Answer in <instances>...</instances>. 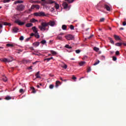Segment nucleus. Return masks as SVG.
Returning a JSON list of instances; mask_svg holds the SVG:
<instances>
[{"label":"nucleus","instance_id":"obj_64","mask_svg":"<svg viewBox=\"0 0 126 126\" xmlns=\"http://www.w3.org/2000/svg\"><path fill=\"white\" fill-rule=\"evenodd\" d=\"M61 80H62V81H63V78H60Z\"/></svg>","mask_w":126,"mask_h":126},{"label":"nucleus","instance_id":"obj_9","mask_svg":"<svg viewBox=\"0 0 126 126\" xmlns=\"http://www.w3.org/2000/svg\"><path fill=\"white\" fill-rule=\"evenodd\" d=\"M32 9L36 8V9H40V5H32L31 7Z\"/></svg>","mask_w":126,"mask_h":126},{"label":"nucleus","instance_id":"obj_52","mask_svg":"<svg viewBox=\"0 0 126 126\" xmlns=\"http://www.w3.org/2000/svg\"><path fill=\"white\" fill-rule=\"evenodd\" d=\"M23 91H24L23 89H21L20 90L19 92H20V93H22V92H23Z\"/></svg>","mask_w":126,"mask_h":126},{"label":"nucleus","instance_id":"obj_10","mask_svg":"<svg viewBox=\"0 0 126 126\" xmlns=\"http://www.w3.org/2000/svg\"><path fill=\"white\" fill-rule=\"evenodd\" d=\"M60 66L61 67H63V68H64V69H66L67 68V65L63 63Z\"/></svg>","mask_w":126,"mask_h":126},{"label":"nucleus","instance_id":"obj_27","mask_svg":"<svg viewBox=\"0 0 126 126\" xmlns=\"http://www.w3.org/2000/svg\"><path fill=\"white\" fill-rule=\"evenodd\" d=\"M66 28H67L66 25H63L62 26L63 30H66Z\"/></svg>","mask_w":126,"mask_h":126},{"label":"nucleus","instance_id":"obj_34","mask_svg":"<svg viewBox=\"0 0 126 126\" xmlns=\"http://www.w3.org/2000/svg\"><path fill=\"white\" fill-rule=\"evenodd\" d=\"M69 28L71 30H74V27L72 25H70Z\"/></svg>","mask_w":126,"mask_h":126},{"label":"nucleus","instance_id":"obj_31","mask_svg":"<svg viewBox=\"0 0 126 126\" xmlns=\"http://www.w3.org/2000/svg\"><path fill=\"white\" fill-rule=\"evenodd\" d=\"M65 48H66L67 49H71L72 47H71V46H69L68 44H66L65 46Z\"/></svg>","mask_w":126,"mask_h":126},{"label":"nucleus","instance_id":"obj_19","mask_svg":"<svg viewBox=\"0 0 126 126\" xmlns=\"http://www.w3.org/2000/svg\"><path fill=\"white\" fill-rule=\"evenodd\" d=\"M24 1L23 0H18L14 2V4H16L17 3H23Z\"/></svg>","mask_w":126,"mask_h":126},{"label":"nucleus","instance_id":"obj_28","mask_svg":"<svg viewBox=\"0 0 126 126\" xmlns=\"http://www.w3.org/2000/svg\"><path fill=\"white\" fill-rule=\"evenodd\" d=\"M3 24L5 26H7L8 25V26H11V24H10V23H7V22H4L3 23Z\"/></svg>","mask_w":126,"mask_h":126},{"label":"nucleus","instance_id":"obj_53","mask_svg":"<svg viewBox=\"0 0 126 126\" xmlns=\"http://www.w3.org/2000/svg\"><path fill=\"white\" fill-rule=\"evenodd\" d=\"M123 26H126V22H124L123 23Z\"/></svg>","mask_w":126,"mask_h":126},{"label":"nucleus","instance_id":"obj_32","mask_svg":"<svg viewBox=\"0 0 126 126\" xmlns=\"http://www.w3.org/2000/svg\"><path fill=\"white\" fill-rule=\"evenodd\" d=\"M67 1L69 3H72V2H73L74 1V0H65Z\"/></svg>","mask_w":126,"mask_h":126},{"label":"nucleus","instance_id":"obj_38","mask_svg":"<svg viewBox=\"0 0 126 126\" xmlns=\"http://www.w3.org/2000/svg\"><path fill=\"white\" fill-rule=\"evenodd\" d=\"M35 36L36 38H37V39L40 38V35H39V34L38 33V32H37V33H35Z\"/></svg>","mask_w":126,"mask_h":126},{"label":"nucleus","instance_id":"obj_23","mask_svg":"<svg viewBox=\"0 0 126 126\" xmlns=\"http://www.w3.org/2000/svg\"><path fill=\"white\" fill-rule=\"evenodd\" d=\"M109 40H110V42L111 44H113V45H114V44H115V42H114V40H113V39H112V38L111 37H109L108 38Z\"/></svg>","mask_w":126,"mask_h":126},{"label":"nucleus","instance_id":"obj_21","mask_svg":"<svg viewBox=\"0 0 126 126\" xmlns=\"http://www.w3.org/2000/svg\"><path fill=\"white\" fill-rule=\"evenodd\" d=\"M26 27H32L33 24L32 23H28L26 25Z\"/></svg>","mask_w":126,"mask_h":126},{"label":"nucleus","instance_id":"obj_47","mask_svg":"<svg viewBox=\"0 0 126 126\" xmlns=\"http://www.w3.org/2000/svg\"><path fill=\"white\" fill-rule=\"evenodd\" d=\"M116 56H119V55H120V52H119V51H117L115 53Z\"/></svg>","mask_w":126,"mask_h":126},{"label":"nucleus","instance_id":"obj_59","mask_svg":"<svg viewBox=\"0 0 126 126\" xmlns=\"http://www.w3.org/2000/svg\"><path fill=\"white\" fill-rule=\"evenodd\" d=\"M24 63H28V61L25 60V61H24Z\"/></svg>","mask_w":126,"mask_h":126},{"label":"nucleus","instance_id":"obj_42","mask_svg":"<svg viewBox=\"0 0 126 126\" xmlns=\"http://www.w3.org/2000/svg\"><path fill=\"white\" fill-rule=\"evenodd\" d=\"M90 71H91V67H89L87 69V72H90Z\"/></svg>","mask_w":126,"mask_h":126},{"label":"nucleus","instance_id":"obj_35","mask_svg":"<svg viewBox=\"0 0 126 126\" xmlns=\"http://www.w3.org/2000/svg\"><path fill=\"white\" fill-rule=\"evenodd\" d=\"M94 50L95 52H99V48L97 47H94Z\"/></svg>","mask_w":126,"mask_h":126},{"label":"nucleus","instance_id":"obj_40","mask_svg":"<svg viewBox=\"0 0 126 126\" xmlns=\"http://www.w3.org/2000/svg\"><path fill=\"white\" fill-rule=\"evenodd\" d=\"M49 88H50V89H53V88H54V85H53V84L50 85Z\"/></svg>","mask_w":126,"mask_h":126},{"label":"nucleus","instance_id":"obj_29","mask_svg":"<svg viewBox=\"0 0 126 126\" xmlns=\"http://www.w3.org/2000/svg\"><path fill=\"white\" fill-rule=\"evenodd\" d=\"M115 46H117V47H121L122 46V43H116L115 44Z\"/></svg>","mask_w":126,"mask_h":126},{"label":"nucleus","instance_id":"obj_62","mask_svg":"<svg viewBox=\"0 0 126 126\" xmlns=\"http://www.w3.org/2000/svg\"><path fill=\"white\" fill-rule=\"evenodd\" d=\"M123 45H124V46H126V43H123Z\"/></svg>","mask_w":126,"mask_h":126},{"label":"nucleus","instance_id":"obj_22","mask_svg":"<svg viewBox=\"0 0 126 126\" xmlns=\"http://www.w3.org/2000/svg\"><path fill=\"white\" fill-rule=\"evenodd\" d=\"M34 47H38L40 43L39 42H34L33 43Z\"/></svg>","mask_w":126,"mask_h":126},{"label":"nucleus","instance_id":"obj_14","mask_svg":"<svg viewBox=\"0 0 126 126\" xmlns=\"http://www.w3.org/2000/svg\"><path fill=\"white\" fill-rule=\"evenodd\" d=\"M50 53H51L53 56H56V55H58V52L54 51V50H50Z\"/></svg>","mask_w":126,"mask_h":126},{"label":"nucleus","instance_id":"obj_11","mask_svg":"<svg viewBox=\"0 0 126 126\" xmlns=\"http://www.w3.org/2000/svg\"><path fill=\"white\" fill-rule=\"evenodd\" d=\"M18 30H19V29L16 27L12 28V31L14 33H17V32H18Z\"/></svg>","mask_w":126,"mask_h":126},{"label":"nucleus","instance_id":"obj_60","mask_svg":"<svg viewBox=\"0 0 126 126\" xmlns=\"http://www.w3.org/2000/svg\"><path fill=\"white\" fill-rule=\"evenodd\" d=\"M120 30H124V28H121L120 29Z\"/></svg>","mask_w":126,"mask_h":126},{"label":"nucleus","instance_id":"obj_48","mask_svg":"<svg viewBox=\"0 0 126 126\" xmlns=\"http://www.w3.org/2000/svg\"><path fill=\"white\" fill-rule=\"evenodd\" d=\"M32 3H39V2H40L39 1H32Z\"/></svg>","mask_w":126,"mask_h":126},{"label":"nucleus","instance_id":"obj_58","mask_svg":"<svg viewBox=\"0 0 126 126\" xmlns=\"http://www.w3.org/2000/svg\"><path fill=\"white\" fill-rule=\"evenodd\" d=\"M0 28H2V25H0Z\"/></svg>","mask_w":126,"mask_h":126},{"label":"nucleus","instance_id":"obj_25","mask_svg":"<svg viewBox=\"0 0 126 126\" xmlns=\"http://www.w3.org/2000/svg\"><path fill=\"white\" fill-rule=\"evenodd\" d=\"M38 20L35 19H32L31 20V22H32V23H34V22H37Z\"/></svg>","mask_w":126,"mask_h":126},{"label":"nucleus","instance_id":"obj_33","mask_svg":"<svg viewBox=\"0 0 126 126\" xmlns=\"http://www.w3.org/2000/svg\"><path fill=\"white\" fill-rule=\"evenodd\" d=\"M31 89L32 90V93H36V91H35V88H34V87H32Z\"/></svg>","mask_w":126,"mask_h":126},{"label":"nucleus","instance_id":"obj_24","mask_svg":"<svg viewBox=\"0 0 126 126\" xmlns=\"http://www.w3.org/2000/svg\"><path fill=\"white\" fill-rule=\"evenodd\" d=\"M114 38L116 40H121L120 36H119L117 35H114Z\"/></svg>","mask_w":126,"mask_h":126},{"label":"nucleus","instance_id":"obj_8","mask_svg":"<svg viewBox=\"0 0 126 126\" xmlns=\"http://www.w3.org/2000/svg\"><path fill=\"white\" fill-rule=\"evenodd\" d=\"M105 9H106L107 11H110L112 10V8H111V6H110L108 4H105L104 6Z\"/></svg>","mask_w":126,"mask_h":126},{"label":"nucleus","instance_id":"obj_20","mask_svg":"<svg viewBox=\"0 0 126 126\" xmlns=\"http://www.w3.org/2000/svg\"><path fill=\"white\" fill-rule=\"evenodd\" d=\"M55 7L56 9H59V8H60V5L57 3L55 2Z\"/></svg>","mask_w":126,"mask_h":126},{"label":"nucleus","instance_id":"obj_26","mask_svg":"<svg viewBox=\"0 0 126 126\" xmlns=\"http://www.w3.org/2000/svg\"><path fill=\"white\" fill-rule=\"evenodd\" d=\"M56 1H53L52 0H48V3L52 4V3H55Z\"/></svg>","mask_w":126,"mask_h":126},{"label":"nucleus","instance_id":"obj_18","mask_svg":"<svg viewBox=\"0 0 126 126\" xmlns=\"http://www.w3.org/2000/svg\"><path fill=\"white\" fill-rule=\"evenodd\" d=\"M40 71H38L35 74V76L36 78H41V76H40Z\"/></svg>","mask_w":126,"mask_h":126},{"label":"nucleus","instance_id":"obj_7","mask_svg":"<svg viewBox=\"0 0 126 126\" xmlns=\"http://www.w3.org/2000/svg\"><path fill=\"white\" fill-rule=\"evenodd\" d=\"M15 22L20 26H22V25H24L25 24V22H21L20 20H16Z\"/></svg>","mask_w":126,"mask_h":126},{"label":"nucleus","instance_id":"obj_63","mask_svg":"<svg viewBox=\"0 0 126 126\" xmlns=\"http://www.w3.org/2000/svg\"><path fill=\"white\" fill-rule=\"evenodd\" d=\"M34 35H35V34H34V33H32V34H31L32 36H34Z\"/></svg>","mask_w":126,"mask_h":126},{"label":"nucleus","instance_id":"obj_43","mask_svg":"<svg viewBox=\"0 0 126 126\" xmlns=\"http://www.w3.org/2000/svg\"><path fill=\"white\" fill-rule=\"evenodd\" d=\"M6 46L7 47H13V45H12L11 44H7Z\"/></svg>","mask_w":126,"mask_h":126},{"label":"nucleus","instance_id":"obj_3","mask_svg":"<svg viewBox=\"0 0 126 126\" xmlns=\"http://www.w3.org/2000/svg\"><path fill=\"white\" fill-rule=\"evenodd\" d=\"M47 26H51V27H54L56 25V21H50L48 23H47Z\"/></svg>","mask_w":126,"mask_h":126},{"label":"nucleus","instance_id":"obj_54","mask_svg":"<svg viewBox=\"0 0 126 126\" xmlns=\"http://www.w3.org/2000/svg\"><path fill=\"white\" fill-rule=\"evenodd\" d=\"M32 55H35V56H39V54L35 53H32Z\"/></svg>","mask_w":126,"mask_h":126},{"label":"nucleus","instance_id":"obj_36","mask_svg":"<svg viewBox=\"0 0 126 126\" xmlns=\"http://www.w3.org/2000/svg\"><path fill=\"white\" fill-rule=\"evenodd\" d=\"M41 44H43V45H45L46 43H47V41L45 40H43L41 41Z\"/></svg>","mask_w":126,"mask_h":126},{"label":"nucleus","instance_id":"obj_44","mask_svg":"<svg viewBox=\"0 0 126 126\" xmlns=\"http://www.w3.org/2000/svg\"><path fill=\"white\" fill-rule=\"evenodd\" d=\"M3 81H5V82L7 81V78H6V77H4L3 78Z\"/></svg>","mask_w":126,"mask_h":126},{"label":"nucleus","instance_id":"obj_6","mask_svg":"<svg viewBox=\"0 0 126 126\" xmlns=\"http://www.w3.org/2000/svg\"><path fill=\"white\" fill-rule=\"evenodd\" d=\"M24 7H25V6H24V5L21 4V5H18L17 6V10L22 11V10H23V9H24Z\"/></svg>","mask_w":126,"mask_h":126},{"label":"nucleus","instance_id":"obj_45","mask_svg":"<svg viewBox=\"0 0 126 126\" xmlns=\"http://www.w3.org/2000/svg\"><path fill=\"white\" fill-rule=\"evenodd\" d=\"M10 0H3L4 3H6V2H9Z\"/></svg>","mask_w":126,"mask_h":126},{"label":"nucleus","instance_id":"obj_50","mask_svg":"<svg viewBox=\"0 0 126 126\" xmlns=\"http://www.w3.org/2000/svg\"><path fill=\"white\" fill-rule=\"evenodd\" d=\"M113 61H117V57H115V56H113Z\"/></svg>","mask_w":126,"mask_h":126},{"label":"nucleus","instance_id":"obj_5","mask_svg":"<svg viewBox=\"0 0 126 126\" xmlns=\"http://www.w3.org/2000/svg\"><path fill=\"white\" fill-rule=\"evenodd\" d=\"M12 61H13V59H12V58H11V59L3 58L1 60V62H3L4 63H11Z\"/></svg>","mask_w":126,"mask_h":126},{"label":"nucleus","instance_id":"obj_49","mask_svg":"<svg viewBox=\"0 0 126 126\" xmlns=\"http://www.w3.org/2000/svg\"><path fill=\"white\" fill-rule=\"evenodd\" d=\"M76 54H79V53H80V52H81V51L79 50H77L75 51Z\"/></svg>","mask_w":126,"mask_h":126},{"label":"nucleus","instance_id":"obj_39","mask_svg":"<svg viewBox=\"0 0 126 126\" xmlns=\"http://www.w3.org/2000/svg\"><path fill=\"white\" fill-rule=\"evenodd\" d=\"M57 39L58 40H62L63 39V37L61 36L60 35L58 36Z\"/></svg>","mask_w":126,"mask_h":126},{"label":"nucleus","instance_id":"obj_17","mask_svg":"<svg viewBox=\"0 0 126 126\" xmlns=\"http://www.w3.org/2000/svg\"><path fill=\"white\" fill-rule=\"evenodd\" d=\"M85 63H86V62L82 61L79 63V65H80V66H83V65H84Z\"/></svg>","mask_w":126,"mask_h":126},{"label":"nucleus","instance_id":"obj_13","mask_svg":"<svg viewBox=\"0 0 126 126\" xmlns=\"http://www.w3.org/2000/svg\"><path fill=\"white\" fill-rule=\"evenodd\" d=\"M55 84V87H56V88H58V87L60 86V85H61V82H60V81H56Z\"/></svg>","mask_w":126,"mask_h":126},{"label":"nucleus","instance_id":"obj_46","mask_svg":"<svg viewBox=\"0 0 126 126\" xmlns=\"http://www.w3.org/2000/svg\"><path fill=\"white\" fill-rule=\"evenodd\" d=\"M20 40L21 41H23V40H24V37H23V36H22L20 37Z\"/></svg>","mask_w":126,"mask_h":126},{"label":"nucleus","instance_id":"obj_16","mask_svg":"<svg viewBox=\"0 0 126 126\" xmlns=\"http://www.w3.org/2000/svg\"><path fill=\"white\" fill-rule=\"evenodd\" d=\"M32 29L35 34H37V33H38V31L37 30V28H36V27H33L32 28Z\"/></svg>","mask_w":126,"mask_h":126},{"label":"nucleus","instance_id":"obj_51","mask_svg":"<svg viewBox=\"0 0 126 126\" xmlns=\"http://www.w3.org/2000/svg\"><path fill=\"white\" fill-rule=\"evenodd\" d=\"M72 79L73 80H76L77 78H76V77H75L74 76H73V77L72 78Z\"/></svg>","mask_w":126,"mask_h":126},{"label":"nucleus","instance_id":"obj_2","mask_svg":"<svg viewBox=\"0 0 126 126\" xmlns=\"http://www.w3.org/2000/svg\"><path fill=\"white\" fill-rule=\"evenodd\" d=\"M65 38L66 40H68V41H70L74 39V36L71 34H67L65 36Z\"/></svg>","mask_w":126,"mask_h":126},{"label":"nucleus","instance_id":"obj_12","mask_svg":"<svg viewBox=\"0 0 126 126\" xmlns=\"http://www.w3.org/2000/svg\"><path fill=\"white\" fill-rule=\"evenodd\" d=\"M62 5L64 9H66V8H67V6H68V5L65 2H63Z\"/></svg>","mask_w":126,"mask_h":126},{"label":"nucleus","instance_id":"obj_1","mask_svg":"<svg viewBox=\"0 0 126 126\" xmlns=\"http://www.w3.org/2000/svg\"><path fill=\"white\" fill-rule=\"evenodd\" d=\"M48 26V24H47V22H42L41 23V26H39V28L41 31H48L49 30V28H46Z\"/></svg>","mask_w":126,"mask_h":126},{"label":"nucleus","instance_id":"obj_55","mask_svg":"<svg viewBox=\"0 0 126 126\" xmlns=\"http://www.w3.org/2000/svg\"><path fill=\"white\" fill-rule=\"evenodd\" d=\"M101 58H102V59H103V60H105V56H101Z\"/></svg>","mask_w":126,"mask_h":126},{"label":"nucleus","instance_id":"obj_57","mask_svg":"<svg viewBox=\"0 0 126 126\" xmlns=\"http://www.w3.org/2000/svg\"><path fill=\"white\" fill-rule=\"evenodd\" d=\"M29 69H32V66L29 67Z\"/></svg>","mask_w":126,"mask_h":126},{"label":"nucleus","instance_id":"obj_37","mask_svg":"<svg viewBox=\"0 0 126 126\" xmlns=\"http://www.w3.org/2000/svg\"><path fill=\"white\" fill-rule=\"evenodd\" d=\"M99 63H100V61L99 60H97V61L94 64V65H97Z\"/></svg>","mask_w":126,"mask_h":126},{"label":"nucleus","instance_id":"obj_4","mask_svg":"<svg viewBox=\"0 0 126 126\" xmlns=\"http://www.w3.org/2000/svg\"><path fill=\"white\" fill-rule=\"evenodd\" d=\"M33 15L34 16H46V14L43 12L35 13Z\"/></svg>","mask_w":126,"mask_h":126},{"label":"nucleus","instance_id":"obj_15","mask_svg":"<svg viewBox=\"0 0 126 126\" xmlns=\"http://www.w3.org/2000/svg\"><path fill=\"white\" fill-rule=\"evenodd\" d=\"M11 99H12V97H11L9 95H7L4 98V99L6 100H11Z\"/></svg>","mask_w":126,"mask_h":126},{"label":"nucleus","instance_id":"obj_41","mask_svg":"<svg viewBox=\"0 0 126 126\" xmlns=\"http://www.w3.org/2000/svg\"><path fill=\"white\" fill-rule=\"evenodd\" d=\"M105 21V18H102L100 19V22H104Z\"/></svg>","mask_w":126,"mask_h":126},{"label":"nucleus","instance_id":"obj_61","mask_svg":"<svg viewBox=\"0 0 126 126\" xmlns=\"http://www.w3.org/2000/svg\"><path fill=\"white\" fill-rule=\"evenodd\" d=\"M63 35V33H61L59 34V35Z\"/></svg>","mask_w":126,"mask_h":126},{"label":"nucleus","instance_id":"obj_30","mask_svg":"<svg viewBox=\"0 0 126 126\" xmlns=\"http://www.w3.org/2000/svg\"><path fill=\"white\" fill-rule=\"evenodd\" d=\"M53 59H54V58H53V57H51V58H47V59H45V60H44V61H47V62H49V61H51V60H53Z\"/></svg>","mask_w":126,"mask_h":126},{"label":"nucleus","instance_id":"obj_56","mask_svg":"<svg viewBox=\"0 0 126 126\" xmlns=\"http://www.w3.org/2000/svg\"><path fill=\"white\" fill-rule=\"evenodd\" d=\"M93 35H91L90 37H88V39H90V38H92Z\"/></svg>","mask_w":126,"mask_h":126}]
</instances>
